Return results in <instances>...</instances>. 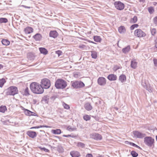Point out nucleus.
Listing matches in <instances>:
<instances>
[{"mask_svg": "<svg viewBox=\"0 0 157 157\" xmlns=\"http://www.w3.org/2000/svg\"><path fill=\"white\" fill-rule=\"evenodd\" d=\"M30 87L31 91L34 94H40L44 92V90L40 84L36 82L32 83Z\"/></svg>", "mask_w": 157, "mask_h": 157, "instance_id": "obj_1", "label": "nucleus"}, {"mask_svg": "<svg viewBox=\"0 0 157 157\" xmlns=\"http://www.w3.org/2000/svg\"><path fill=\"white\" fill-rule=\"evenodd\" d=\"M55 86L58 89H63L67 86L66 81L62 79H58L56 82Z\"/></svg>", "mask_w": 157, "mask_h": 157, "instance_id": "obj_2", "label": "nucleus"}, {"mask_svg": "<svg viewBox=\"0 0 157 157\" xmlns=\"http://www.w3.org/2000/svg\"><path fill=\"white\" fill-rule=\"evenodd\" d=\"M40 83V85L43 89H48L50 87L51 85L50 80L46 78L41 79Z\"/></svg>", "mask_w": 157, "mask_h": 157, "instance_id": "obj_3", "label": "nucleus"}, {"mask_svg": "<svg viewBox=\"0 0 157 157\" xmlns=\"http://www.w3.org/2000/svg\"><path fill=\"white\" fill-rule=\"evenodd\" d=\"M144 142L145 144L150 147H154V140L150 136H146L144 139Z\"/></svg>", "mask_w": 157, "mask_h": 157, "instance_id": "obj_4", "label": "nucleus"}, {"mask_svg": "<svg viewBox=\"0 0 157 157\" xmlns=\"http://www.w3.org/2000/svg\"><path fill=\"white\" fill-rule=\"evenodd\" d=\"M71 86L75 89H80L85 86V84L81 81H71Z\"/></svg>", "mask_w": 157, "mask_h": 157, "instance_id": "obj_5", "label": "nucleus"}, {"mask_svg": "<svg viewBox=\"0 0 157 157\" xmlns=\"http://www.w3.org/2000/svg\"><path fill=\"white\" fill-rule=\"evenodd\" d=\"M134 36L138 37H143L146 36V34L140 29H137L134 32Z\"/></svg>", "mask_w": 157, "mask_h": 157, "instance_id": "obj_6", "label": "nucleus"}, {"mask_svg": "<svg viewBox=\"0 0 157 157\" xmlns=\"http://www.w3.org/2000/svg\"><path fill=\"white\" fill-rule=\"evenodd\" d=\"M135 137L138 138H143L146 136V134L140 132L138 131H134L132 132Z\"/></svg>", "mask_w": 157, "mask_h": 157, "instance_id": "obj_7", "label": "nucleus"}, {"mask_svg": "<svg viewBox=\"0 0 157 157\" xmlns=\"http://www.w3.org/2000/svg\"><path fill=\"white\" fill-rule=\"evenodd\" d=\"M114 5L116 9L119 10H122L124 7V4L120 1H116L114 2Z\"/></svg>", "mask_w": 157, "mask_h": 157, "instance_id": "obj_8", "label": "nucleus"}, {"mask_svg": "<svg viewBox=\"0 0 157 157\" xmlns=\"http://www.w3.org/2000/svg\"><path fill=\"white\" fill-rule=\"evenodd\" d=\"M91 137L96 140H100L102 139L101 135L98 133H93L90 135Z\"/></svg>", "mask_w": 157, "mask_h": 157, "instance_id": "obj_9", "label": "nucleus"}, {"mask_svg": "<svg viewBox=\"0 0 157 157\" xmlns=\"http://www.w3.org/2000/svg\"><path fill=\"white\" fill-rule=\"evenodd\" d=\"M98 82L100 86H104L106 83V80L105 78L103 77H99L98 79Z\"/></svg>", "mask_w": 157, "mask_h": 157, "instance_id": "obj_10", "label": "nucleus"}, {"mask_svg": "<svg viewBox=\"0 0 157 157\" xmlns=\"http://www.w3.org/2000/svg\"><path fill=\"white\" fill-rule=\"evenodd\" d=\"M17 88L16 86H10V95H14L18 93Z\"/></svg>", "mask_w": 157, "mask_h": 157, "instance_id": "obj_11", "label": "nucleus"}, {"mask_svg": "<svg viewBox=\"0 0 157 157\" xmlns=\"http://www.w3.org/2000/svg\"><path fill=\"white\" fill-rule=\"evenodd\" d=\"M26 134L32 138H34L36 136L37 134L35 132L32 131H28Z\"/></svg>", "mask_w": 157, "mask_h": 157, "instance_id": "obj_12", "label": "nucleus"}, {"mask_svg": "<svg viewBox=\"0 0 157 157\" xmlns=\"http://www.w3.org/2000/svg\"><path fill=\"white\" fill-rule=\"evenodd\" d=\"M33 31V29L30 27H27L24 29V31L26 34H30L32 33Z\"/></svg>", "mask_w": 157, "mask_h": 157, "instance_id": "obj_13", "label": "nucleus"}, {"mask_svg": "<svg viewBox=\"0 0 157 157\" xmlns=\"http://www.w3.org/2000/svg\"><path fill=\"white\" fill-rule=\"evenodd\" d=\"M107 78L110 81H115L117 79V76L114 74H111L108 76Z\"/></svg>", "mask_w": 157, "mask_h": 157, "instance_id": "obj_14", "label": "nucleus"}, {"mask_svg": "<svg viewBox=\"0 0 157 157\" xmlns=\"http://www.w3.org/2000/svg\"><path fill=\"white\" fill-rule=\"evenodd\" d=\"M49 36L51 37L56 38L58 36V33L56 31H51L49 33Z\"/></svg>", "mask_w": 157, "mask_h": 157, "instance_id": "obj_15", "label": "nucleus"}, {"mask_svg": "<svg viewBox=\"0 0 157 157\" xmlns=\"http://www.w3.org/2000/svg\"><path fill=\"white\" fill-rule=\"evenodd\" d=\"M70 154L72 157H79L80 155L79 153L77 151H71Z\"/></svg>", "mask_w": 157, "mask_h": 157, "instance_id": "obj_16", "label": "nucleus"}, {"mask_svg": "<svg viewBox=\"0 0 157 157\" xmlns=\"http://www.w3.org/2000/svg\"><path fill=\"white\" fill-rule=\"evenodd\" d=\"M137 64L136 59H132L131 62V67L133 69H135L137 67Z\"/></svg>", "mask_w": 157, "mask_h": 157, "instance_id": "obj_17", "label": "nucleus"}, {"mask_svg": "<svg viewBox=\"0 0 157 157\" xmlns=\"http://www.w3.org/2000/svg\"><path fill=\"white\" fill-rule=\"evenodd\" d=\"M85 109L87 111H90L92 109V107L90 103L87 102L86 103L84 106Z\"/></svg>", "mask_w": 157, "mask_h": 157, "instance_id": "obj_18", "label": "nucleus"}, {"mask_svg": "<svg viewBox=\"0 0 157 157\" xmlns=\"http://www.w3.org/2000/svg\"><path fill=\"white\" fill-rule=\"evenodd\" d=\"M39 50L40 53L44 55H46L48 53V50L44 48H39Z\"/></svg>", "mask_w": 157, "mask_h": 157, "instance_id": "obj_19", "label": "nucleus"}, {"mask_svg": "<svg viewBox=\"0 0 157 157\" xmlns=\"http://www.w3.org/2000/svg\"><path fill=\"white\" fill-rule=\"evenodd\" d=\"M130 50V45H128L124 48H123L122 50V51L124 54H126L128 53Z\"/></svg>", "mask_w": 157, "mask_h": 157, "instance_id": "obj_20", "label": "nucleus"}, {"mask_svg": "<svg viewBox=\"0 0 157 157\" xmlns=\"http://www.w3.org/2000/svg\"><path fill=\"white\" fill-rule=\"evenodd\" d=\"M33 38L36 41H39L42 38L41 35L39 33H37L33 36Z\"/></svg>", "mask_w": 157, "mask_h": 157, "instance_id": "obj_21", "label": "nucleus"}, {"mask_svg": "<svg viewBox=\"0 0 157 157\" xmlns=\"http://www.w3.org/2000/svg\"><path fill=\"white\" fill-rule=\"evenodd\" d=\"M126 30L125 27L121 26L118 28V31L120 33H123L125 32Z\"/></svg>", "mask_w": 157, "mask_h": 157, "instance_id": "obj_22", "label": "nucleus"}, {"mask_svg": "<svg viewBox=\"0 0 157 157\" xmlns=\"http://www.w3.org/2000/svg\"><path fill=\"white\" fill-rule=\"evenodd\" d=\"M119 80L121 82H123L126 80V76L124 75H122L119 76Z\"/></svg>", "mask_w": 157, "mask_h": 157, "instance_id": "obj_23", "label": "nucleus"}, {"mask_svg": "<svg viewBox=\"0 0 157 157\" xmlns=\"http://www.w3.org/2000/svg\"><path fill=\"white\" fill-rule=\"evenodd\" d=\"M7 110V109L5 105H2L0 106V112L4 113Z\"/></svg>", "mask_w": 157, "mask_h": 157, "instance_id": "obj_24", "label": "nucleus"}, {"mask_svg": "<svg viewBox=\"0 0 157 157\" xmlns=\"http://www.w3.org/2000/svg\"><path fill=\"white\" fill-rule=\"evenodd\" d=\"M52 132L55 134H59L61 132V130L59 129H52Z\"/></svg>", "mask_w": 157, "mask_h": 157, "instance_id": "obj_25", "label": "nucleus"}, {"mask_svg": "<svg viewBox=\"0 0 157 157\" xmlns=\"http://www.w3.org/2000/svg\"><path fill=\"white\" fill-rule=\"evenodd\" d=\"M2 44L5 45H8L10 44V41L6 39H2Z\"/></svg>", "mask_w": 157, "mask_h": 157, "instance_id": "obj_26", "label": "nucleus"}, {"mask_svg": "<svg viewBox=\"0 0 157 157\" xmlns=\"http://www.w3.org/2000/svg\"><path fill=\"white\" fill-rule=\"evenodd\" d=\"M94 41L96 42H100L101 41V39L100 37L99 36H94Z\"/></svg>", "mask_w": 157, "mask_h": 157, "instance_id": "obj_27", "label": "nucleus"}, {"mask_svg": "<svg viewBox=\"0 0 157 157\" xmlns=\"http://www.w3.org/2000/svg\"><path fill=\"white\" fill-rule=\"evenodd\" d=\"M49 127H50L49 126H47V125H40V126H35V127H32L30 128V129H36V128H43V127H45V128H49Z\"/></svg>", "mask_w": 157, "mask_h": 157, "instance_id": "obj_28", "label": "nucleus"}, {"mask_svg": "<svg viewBox=\"0 0 157 157\" xmlns=\"http://www.w3.org/2000/svg\"><path fill=\"white\" fill-rule=\"evenodd\" d=\"M91 56L92 58L96 59L97 57V52L95 51H91Z\"/></svg>", "mask_w": 157, "mask_h": 157, "instance_id": "obj_29", "label": "nucleus"}, {"mask_svg": "<svg viewBox=\"0 0 157 157\" xmlns=\"http://www.w3.org/2000/svg\"><path fill=\"white\" fill-rule=\"evenodd\" d=\"M137 21V17L136 16H134L131 19L130 22L132 23H136Z\"/></svg>", "mask_w": 157, "mask_h": 157, "instance_id": "obj_30", "label": "nucleus"}, {"mask_svg": "<svg viewBox=\"0 0 157 157\" xmlns=\"http://www.w3.org/2000/svg\"><path fill=\"white\" fill-rule=\"evenodd\" d=\"M49 99V97L47 95L44 96L42 98V101H44L46 103H48Z\"/></svg>", "mask_w": 157, "mask_h": 157, "instance_id": "obj_31", "label": "nucleus"}, {"mask_svg": "<svg viewBox=\"0 0 157 157\" xmlns=\"http://www.w3.org/2000/svg\"><path fill=\"white\" fill-rule=\"evenodd\" d=\"M148 10L149 13L150 14H152L154 12V10L153 7L152 6H150L148 8Z\"/></svg>", "mask_w": 157, "mask_h": 157, "instance_id": "obj_32", "label": "nucleus"}, {"mask_svg": "<svg viewBox=\"0 0 157 157\" xmlns=\"http://www.w3.org/2000/svg\"><path fill=\"white\" fill-rule=\"evenodd\" d=\"M147 87V88H146L145 89L150 93L152 92L153 91V89L152 86H151L150 85H148Z\"/></svg>", "mask_w": 157, "mask_h": 157, "instance_id": "obj_33", "label": "nucleus"}, {"mask_svg": "<svg viewBox=\"0 0 157 157\" xmlns=\"http://www.w3.org/2000/svg\"><path fill=\"white\" fill-rule=\"evenodd\" d=\"M27 56L28 57L30 60L33 59L34 58V54L31 53H28Z\"/></svg>", "mask_w": 157, "mask_h": 157, "instance_id": "obj_34", "label": "nucleus"}, {"mask_svg": "<svg viewBox=\"0 0 157 157\" xmlns=\"http://www.w3.org/2000/svg\"><path fill=\"white\" fill-rule=\"evenodd\" d=\"M6 82V81L5 79L3 78L0 79V87H2L3 85Z\"/></svg>", "mask_w": 157, "mask_h": 157, "instance_id": "obj_35", "label": "nucleus"}, {"mask_svg": "<svg viewBox=\"0 0 157 157\" xmlns=\"http://www.w3.org/2000/svg\"><path fill=\"white\" fill-rule=\"evenodd\" d=\"M23 108L24 109L23 110H24V113L25 115L27 116H30V113H31V111L28 109H25L23 107Z\"/></svg>", "mask_w": 157, "mask_h": 157, "instance_id": "obj_36", "label": "nucleus"}, {"mask_svg": "<svg viewBox=\"0 0 157 157\" xmlns=\"http://www.w3.org/2000/svg\"><path fill=\"white\" fill-rule=\"evenodd\" d=\"M8 21L7 19L6 18H0V23H6Z\"/></svg>", "mask_w": 157, "mask_h": 157, "instance_id": "obj_37", "label": "nucleus"}, {"mask_svg": "<svg viewBox=\"0 0 157 157\" xmlns=\"http://www.w3.org/2000/svg\"><path fill=\"white\" fill-rule=\"evenodd\" d=\"M131 154L133 157H137L138 156V154L134 151H132Z\"/></svg>", "mask_w": 157, "mask_h": 157, "instance_id": "obj_38", "label": "nucleus"}, {"mask_svg": "<svg viewBox=\"0 0 157 157\" xmlns=\"http://www.w3.org/2000/svg\"><path fill=\"white\" fill-rule=\"evenodd\" d=\"M125 143L126 144H129V145L135 147H136L137 145L134 143L131 142H129L128 141H126L125 142Z\"/></svg>", "mask_w": 157, "mask_h": 157, "instance_id": "obj_39", "label": "nucleus"}, {"mask_svg": "<svg viewBox=\"0 0 157 157\" xmlns=\"http://www.w3.org/2000/svg\"><path fill=\"white\" fill-rule=\"evenodd\" d=\"M139 26L137 24H134L132 25H131L130 27V29L131 30H133L135 28H137Z\"/></svg>", "mask_w": 157, "mask_h": 157, "instance_id": "obj_40", "label": "nucleus"}, {"mask_svg": "<svg viewBox=\"0 0 157 157\" xmlns=\"http://www.w3.org/2000/svg\"><path fill=\"white\" fill-rule=\"evenodd\" d=\"M39 148H40V149L41 150L45 152H48L49 151V150L48 149H46V148H45L44 147H39Z\"/></svg>", "mask_w": 157, "mask_h": 157, "instance_id": "obj_41", "label": "nucleus"}, {"mask_svg": "<svg viewBox=\"0 0 157 157\" xmlns=\"http://www.w3.org/2000/svg\"><path fill=\"white\" fill-rule=\"evenodd\" d=\"M63 105L64 108L65 109H69L70 108L69 106L64 102H63Z\"/></svg>", "mask_w": 157, "mask_h": 157, "instance_id": "obj_42", "label": "nucleus"}, {"mask_svg": "<svg viewBox=\"0 0 157 157\" xmlns=\"http://www.w3.org/2000/svg\"><path fill=\"white\" fill-rule=\"evenodd\" d=\"M83 118L86 121H87L90 120V117L89 115H86L83 116Z\"/></svg>", "mask_w": 157, "mask_h": 157, "instance_id": "obj_43", "label": "nucleus"}, {"mask_svg": "<svg viewBox=\"0 0 157 157\" xmlns=\"http://www.w3.org/2000/svg\"><path fill=\"white\" fill-rule=\"evenodd\" d=\"M67 130H68L70 131H74V130L76 129V128H71V126H69L67 127Z\"/></svg>", "mask_w": 157, "mask_h": 157, "instance_id": "obj_44", "label": "nucleus"}, {"mask_svg": "<svg viewBox=\"0 0 157 157\" xmlns=\"http://www.w3.org/2000/svg\"><path fill=\"white\" fill-rule=\"evenodd\" d=\"M58 151L59 152H63V149L62 147L59 146L58 147Z\"/></svg>", "mask_w": 157, "mask_h": 157, "instance_id": "obj_45", "label": "nucleus"}, {"mask_svg": "<svg viewBox=\"0 0 157 157\" xmlns=\"http://www.w3.org/2000/svg\"><path fill=\"white\" fill-rule=\"evenodd\" d=\"M141 85L144 88H147V86L148 85L146 84L145 81L144 82L143 81L141 82Z\"/></svg>", "mask_w": 157, "mask_h": 157, "instance_id": "obj_46", "label": "nucleus"}, {"mask_svg": "<svg viewBox=\"0 0 157 157\" xmlns=\"http://www.w3.org/2000/svg\"><path fill=\"white\" fill-rule=\"evenodd\" d=\"M151 35L153 36L155 35L156 32V29H155L153 28L151 29Z\"/></svg>", "mask_w": 157, "mask_h": 157, "instance_id": "obj_47", "label": "nucleus"}, {"mask_svg": "<svg viewBox=\"0 0 157 157\" xmlns=\"http://www.w3.org/2000/svg\"><path fill=\"white\" fill-rule=\"evenodd\" d=\"M63 137H70L71 138H74L75 137V136H74V135H63Z\"/></svg>", "mask_w": 157, "mask_h": 157, "instance_id": "obj_48", "label": "nucleus"}, {"mask_svg": "<svg viewBox=\"0 0 157 157\" xmlns=\"http://www.w3.org/2000/svg\"><path fill=\"white\" fill-rule=\"evenodd\" d=\"M24 94L25 95H29V89L28 87L25 88L24 91Z\"/></svg>", "mask_w": 157, "mask_h": 157, "instance_id": "obj_49", "label": "nucleus"}, {"mask_svg": "<svg viewBox=\"0 0 157 157\" xmlns=\"http://www.w3.org/2000/svg\"><path fill=\"white\" fill-rule=\"evenodd\" d=\"M153 21L154 24L157 25V16H156L154 18Z\"/></svg>", "mask_w": 157, "mask_h": 157, "instance_id": "obj_50", "label": "nucleus"}, {"mask_svg": "<svg viewBox=\"0 0 157 157\" xmlns=\"http://www.w3.org/2000/svg\"><path fill=\"white\" fill-rule=\"evenodd\" d=\"M56 54L58 55V56H60L62 54V52L59 50L57 51L56 52Z\"/></svg>", "mask_w": 157, "mask_h": 157, "instance_id": "obj_51", "label": "nucleus"}, {"mask_svg": "<svg viewBox=\"0 0 157 157\" xmlns=\"http://www.w3.org/2000/svg\"><path fill=\"white\" fill-rule=\"evenodd\" d=\"M120 69V67L119 66H114V67H113V70L115 71H117V70L119 69Z\"/></svg>", "mask_w": 157, "mask_h": 157, "instance_id": "obj_52", "label": "nucleus"}, {"mask_svg": "<svg viewBox=\"0 0 157 157\" xmlns=\"http://www.w3.org/2000/svg\"><path fill=\"white\" fill-rule=\"evenodd\" d=\"M153 61L155 66L157 67V59H154L153 60Z\"/></svg>", "mask_w": 157, "mask_h": 157, "instance_id": "obj_53", "label": "nucleus"}, {"mask_svg": "<svg viewBox=\"0 0 157 157\" xmlns=\"http://www.w3.org/2000/svg\"><path fill=\"white\" fill-rule=\"evenodd\" d=\"M78 145L82 147H84L85 144L82 142H79L78 143Z\"/></svg>", "mask_w": 157, "mask_h": 157, "instance_id": "obj_54", "label": "nucleus"}, {"mask_svg": "<svg viewBox=\"0 0 157 157\" xmlns=\"http://www.w3.org/2000/svg\"><path fill=\"white\" fill-rule=\"evenodd\" d=\"M86 157H93V156L91 154H88L86 155Z\"/></svg>", "mask_w": 157, "mask_h": 157, "instance_id": "obj_55", "label": "nucleus"}, {"mask_svg": "<svg viewBox=\"0 0 157 157\" xmlns=\"http://www.w3.org/2000/svg\"><path fill=\"white\" fill-rule=\"evenodd\" d=\"M21 6H22L23 7H24L25 8L30 9L31 8L30 7L26 6L25 5H22Z\"/></svg>", "mask_w": 157, "mask_h": 157, "instance_id": "obj_56", "label": "nucleus"}, {"mask_svg": "<svg viewBox=\"0 0 157 157\" xmlns=\"http://www.w3.org/2000/svg\"><path fill=\"white\" fill-rule=\"evenodd\" d=\"M35 113L31 111V113H30V116H35L34 114Z\"/></svg>", "mask_w": 157, "mask_h": 157, "instance_id": "obj_57", "label": "nucleus"}, {"mask_svg": "<svg viewBox=\"0 0 157 157\" xmlns=\"http://www.w3.org/2000/svg\"><path fill=\"white\" fill-rule=\"evenodd\" d=\"M155 42V47L157 48V39H156Z\"/></svg>", "mask_w": 157, "mask_h": 157, "instance_id": "obj_58", "label": "nucleus"}, {"mask_svg": "<svg viewBox=\"0 0 157 157\" xmlns=\"http://www.w3.org/2000/svg\"><path fill=\"white\" fill-rule=\"evenodd\" d=\"M153 5L155 6H156L157 5V2H153Z\"/></svg>", "mask_w": 157, "mask_h": 157, "instance_id": "obj_59", "label": "nucleus"}, {"mask_svg": "<svg viewBox=\"0 0 157 157\" xmlns=\"http://www.w3.org/2000/svg\"><path fill=\"white\" fill-rule=\"evenodd\" d=\"M136 147L139 149L140 150H141L142 149L138 145H137V146Z\"/></svg>", "mask_w": 157, "mask_h": 157, "instance_id": "obj_60", "label": "nucleus"}, {"mask_svg": "<svg viewBox=\"0 0 157 157\" xmlns=\"http://www.w3.org/2000/svg\"><path fill=\"white\" fill-rule=\"evenodd\" d=\"M88 42L90 43H92L94 44H95L94 42L93 41H91V40H89Z\"/></svg>", "mask_w": 157, "mask_h": 157, "instance_id": "obj_61", "label": "nucleus"}, {"mask_svg": "<svg viewBox=\"0 0 157 157\" xmlns=\"http://www.w3.org/2000/svg\"><path fill=\"white\" fill-rule=\"evenodd\" d=\"M3 67V66L1 64H0V69L2 68Z\"/></svg>", "mask_w": 157, "mask_h": 157, "instance_id": "obj_62", "label": "nucleus"}, {"mask_svg": "<svg viewBox=\"0 0 157 157\" xmlns=\"http://www.w3.org/2000/svg\"><path fill=\"white\" fill-rule=\"evenodd\" d=\"M140 2H144L145 1V0H140Z\"/></svg>", "mask_w": 157, "mask_h": 157, "instance_id": "obj_63", "label": "nucleus"}, {"mask_svg": "<svg viewBox=\"0 0 157 157\" xmlns=\"http://www.w3.org/2000/svg\"><path fill=\"white\" fill-rule=\"evenodd\" d=\"M56 137L57 138H59V139H60L61 138V137L59 136H56Z\"/></svg>", "mask_w": 157, "mask_h": 157, "instance_id": "obj_64", "label": "nucleus"}]
</instances>
